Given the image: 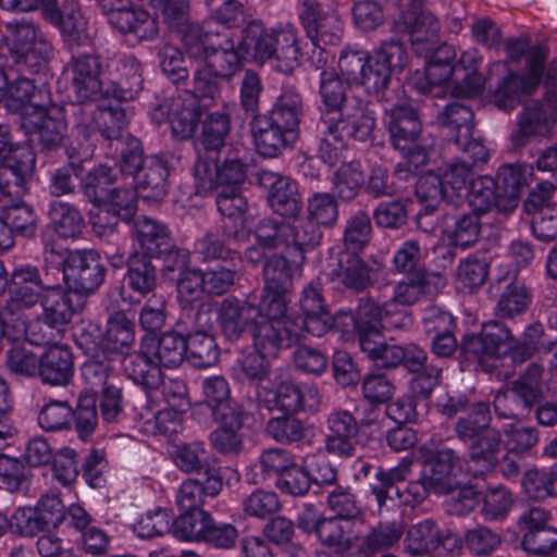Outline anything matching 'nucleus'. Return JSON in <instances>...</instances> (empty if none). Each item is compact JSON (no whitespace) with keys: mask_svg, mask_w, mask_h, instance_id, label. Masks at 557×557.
<instances>
[{"mask_svg":"<svg viewBox=\"0 0 557 557\" xmlns=\"http://www.w3.org/2000/svg\"><path fill=\"white\" fill-rule=\"evenodd\" d=\"M304 115L300 92L293 87L283 88L271 109L255 114L249 123L256 151L264 158H277L293 149L299 139Z\"/></svg>","mask_w":557,"mask_h":557,"instance_id":"obj_1","label":"nucleus"},{"mask_svg":"<svg viewBox=\"0 0 557 557\" xmlns=\"http://www.w3.org/2000/svg\"><path fill=\"white\" fill-rule=\"evenodd\" d=\"M189 59L201 61L215 71L225 82H230L242 71L245 59L232 37L190 25L183 36Z\"/></svg>","mask_w":557,"mask_h":557,"instance_id":"obj_2","label":"nucleus"},{"mask_svg":"<svg viewBox=\"0 0 557 557\" xmlns=\"http://www.w3.org/2000/svg\"><path fill=\"white\" fill-rule=\"evenodd\" d=\"M544 368L530 363L525 371L512 382V386L498 392L493 401L495 414L503 420H523L543 397L542 376Z\"/></svg>","mask_w":557,"mask_h":557,"instance_id":"obj_3","label":"nucleus"},{"mask_svg":"<svg viewBox=\"0 0 557 557\" xmlns=\"http://www.w3.org/2000/svg\"><path fill=\"white\" fill-rule=\"evenodd\" d=\"M513 344L515 335L511 330L498 320H490L482 324L479 333L466 334L462 337L460 357L491 372L485 360H500L506 356L512 360Z\"/></svg>","mask_w":557,"mask_h":557,"instance_id":"obj_4","label":"nucleus"},{"mask_svg":"<svg viewBox=\"0 0 557 557\" xmlns=\"http://www.w3.org/2000/svg\"><path fill=\"white\" fill-rule=\"evenodd\" d=\"M122 102L127 101L112 99L108 103H100L91 112H86L85 108H79L78 112L84 116V120L75 122V132L83 138L88 139L96 129L107 141L108 147L112 148L115 141L131 135L126 132L129 122L128 111Z\"/></svg>","mask_w":557,"mask_h":557,"instance_id":"obj_5","label":"nucleus"},{"mask_svg":"<svg viewBox=\"0 0 557 557\" xmlns=\"http://www.w3.org/2000/svg\"><path fill=\"white\" fill-rule=\"evenodd\" d=\"M58 258L64 263L66 286L75 294L89 295L103 284L107 269L97 250L75 249L65 256L58 252Z\"/></svg>","mask_w":557,"mask_h":557,"instance_id":"obj_6","label":"nucleus"},{"mask_svg":"<svg viewBox=\"0 0 557 557\" xmlns=\"http://www.w3.org/2000/svg\"><path fill=\"white\" fill-rule=\"evenodd\" d=\"M103 76L104 98L132 101L143 89V66L133 54H114L107 61Z\"/></svg>","mask_w":557,"mask_h":557,"instance_id":"obj_7","label":"nucleus"},{"mask_svg":"<svg viewBox=\"0 0 557 557\" xmlns=\"http://www.w3.org/2000/svg\"><path fill=\"white\" fill-rule=\"evenodd\" d=\"M298 15L307 37L312 44L336 46L344 34L339 14L318 0H298Z\"/></svg>","mask_w":557,"mask_h":557,"instance_id":"obj_8","label":"nucleus"},{"mask_svg":"<svg viewBox=\"0 0 557 557\" xmlns=\"http://www.w3.org/2000/svg\"><path fill=\"white\" fill-rule=\"evenodd\" d=\"M23 126L29 136V141L41 151L58 149L63 143L67 128L63 109L52 101L24 116Z\"/></svg>","mask_w":557,"mask_h":557,"instance_id":"obj_9","label":"nucleus"},{"mask_svg":"<svg viewBox=\"0 0 557 557\" xmlns=\"http://www.w3.org/2000/svg\"><path fill=\"white\" fill-rule=\"evenodd\" d=\"M260 315L261 311L251 297L228 296L221 301L216 319L223 336L235 343L250 334Z\"/></svg>","mask_w":557,"mask_h":557,"instance_id":"obj_10","label":"nucleus"},{"mask_svg":"<svg viewBox=\"0 0 557 557\" xmlns=\"http://www.w3.org/2000/svg\"><path fill=\"white\" fill-rule=\"evenodd\" d=\"M197 194L205 195L222 186H238L246 180V165L237 158L225 159L222 164L215 160L199 157L194 166Z\"/></svg>","mask_w":557,"mask_h":557,"instance_id":"obj_11","label":"nucleus"},{"mask_svg":"<svg viewBox=\"0 0 557 557\" xmlns=\"http://www.w3.org/2000/svg\"><path fill=\"white\" fill-rule=\"evenodd\" d=\"M301 315L295 317V324L300 332L314 337H322L327 333L331 312L323 296L322 283L319 280L308 283L299 299Z\"/></svg>","mask_w":557,"mask_h":557,"instance_id":"obj_12","label":"nucleus"},{"mask_svg":"<svg viewBox=\"0 0 557 557\" xmlns=\"http://www.w3.org/2000/svg\"><path fill=\"white\" fill-rule=\"evenodd\" d=\"M249 335L253 349L268 357H275L280 350L299 344L305 337L293 320L272 322L260 318Z\"/></svg>","mask_w":557,"mask_h":557,"instance_id":"obj_13","label":"nucleus"},{"mask_svg":"<svg viewBox=\"0 0 557 557\" xmlns=\"http://www.w3.org/2000/svg\"><path fill=\"white\" fill-rule=\"evenodd\" d=\"M69 66L77 101L87 102L104 97L106 77L97 55L84 53L73 57Z\"/></svg>","mask_w":557,"mask_h":557,"instance_id":"obj_14","label":"nucleus"},{"mask_svg":"<svg viewBox=\"0 0 557 557\" xmlns=\"http://www.w3.org/2000/svg\"><path fill=\"white\" fill-rule=\"evenodd\" d=\"M257 180L268 193V203L275 213L293 218L300 212V195L295 181L269 170L259 171Z\"/></svg>","mask_w":557,"mask_h":557,"instance_id":"obj_15","label":"nucleus"},{"mask_svg":"<svg viewBox=\"0 0 557 557\" xmlns=\"http://www.w3.org/2000/svg\"><path fill=\"white\" fill-rule=\"evenodd\" d=\"M325 276L337 286L360 293L373 284V269L356 252L342 251L330 262Z\"/></svg>","mask_w":557,"mask_h":557,"instance_id":"obj_16","label":"nucleus"},{"mask_svg":"<svg viewBox=\"0 0 557 557\" xmlns=\"http://www.w3.org/2000/svg\"><path fill=\"white\" fill-rule=\"evenodd\" d=\"M557 121V109L548 102L539 101L527 104L518 115L517 129L511 134L512 146L524 147L533 137H545L550 134Z\"/></svg>","mask_w":557,"mask_h":557,"instance_id":"obj_17","label":"nucleus"},{"mask_svg":"<svg viewBox=\"0 0 557 557\" xmlns=\"http://www.w3.org/2000/svg\"><path fill=\"white\" fill-rule=\"evenodd\" d=\"M455 55L450 47L441 48L426 64L423 72L417 71L411 85L421 95L438 98L446 92L450 81H455V72L450 62Z\"/></svg>","mask_w":557,"mask_h":557,"instance_id":"obj_18","label":"nucleus"},{"mask_svg":"<svg viewBox=\"0 0 557 557\" xmlns=\"http://www.w3.org/2000/svg\"><path fill=\"white\" fill-rule=\"evenodd\" d=\"M385 123L396 150L423 148L418 144L422 124L418 112L409 104H395L385 110Z\"/></svg>","mask_w":557,"mask_h":557,"instance_id":"obj_19","label":"nucleus"},{"mask_svg":"<svg viewBox=\"0 0 557 557\" xmlns=\"http://www.w3.org/2000/svg\"><path fill=\"white\" fill-rule=\"evenodd\" d=\"M132 237L135 245L134 253L154 258L174 248V237L163 222L141 215L133 224Z\"/></svg>","mask_w":557,"mask_h":557,"instance_id":"obj_20","label":"nucleus"},{"mask_svg":"<svg viewBox=\"0 0 557 557\" xmlns=\"http://www.w3.org/2000/svg\"><path fill=\"white\" fill-rule=\"evenodd\" d=\"M27 265L16 267L10 277L9 298L2 308L3 315L10 317V321L16 326H25L24 311L33 308L41 300V290L35 286V281L26 280L23 275Z\"/></svg>","mask_w":557,"mask_h":557,"instance_id":"obj_21","label":"nucleus"},{"mask_svg":"<svg viewBox=\"0 0 557 557\" xmlns=\"http://www.w3.org/2000/svg\"><path fill=\"white\" fill-rule=\"evenodd\" d=\"M460 458L451 448L430 449L423 454L422 474L430 481L434 494L445 495L454 490L453 475Z\"/></svg>","mask_w":557,"mask_h":557,"instance_id":"obj_22","label":"nucleus"},{"mask_svg":"<svg viewBox=\"0 0 557 557\" xmlns=\"http://www.w3.org/2000/svg\"><path fill=\"white\" fill-rule=\"evenodd\" d=\"M329 433L325 436V448L338 457H351L356 447L354 438L359 431V424L352 413L345 409H333L326 417Z\"/></svg>","mask_w":557,"mask_h":557,"instance_id":"obj_23","label":"nucleus"},{"mask_svg":"<svg viewBox=\"0 0 557 557\" xmlns=\"http://www.w3.org/2000/svg\"><path fill=\"white\" fill-rule=\"evenodd\" d=\"M74 374L72 349L60 343L47 344L39 356L38 377L45 384L63 386Z\"/></svg>","mask_w":557,"mask_h":557,"instance_id":"obj_24","label":"nucleus"},{"mask_svg":"<svg viewBox=\"0 0 557 557\" xmlns=\"http://www.w3.org/2000/svg\"><path fill=\"white\" fill-rule=\"evenodd\" d=\"M533 169L524 163H505L496 173L495 182L500 194L502 212L513 211L519 203L520 196L528 187Z\"/></svg>","mask_w":557,"mask_h":557,"instance_id":"obj_25","label":"nucleus"},{"mask_svg":"<svg viewBox=\"0 0 557 557\" xmlns=\"http://www.w3.org/2000/svg\"><path fill=\"white\" fill-rule=\"evenodd\" d=\"M319 78V119L334 117L354 103L356 98L348 96L351 84L344 82L335 69L321 72Z\"/></svg>","mask_w":557,"mask_h":557,"instance_id":"obj_26","label":"nucleus"},{"mask_svg":"<svg viewBox=\"0 0 557 557\" xmlns=\"http://www.w3.org/2000/svg\"><path fill=\"white\" fill-rule=\"evenodd\" d=\"M170 168L168 160L160 154L146 157L144 168L134 176V185L146 200L160 201L168 194Z\"/></svg>","mask_w":557,"mask_h":557,"instance_id":"obj_27","label":"nucleus"},{"mask_svg":"<svg viewBox=\"0 0 557 557\" xmlns=\"http://www.w3.org/2000/svg\"><path fill=\"white\" fill-rule=\"evenodd\" d=\"M493 309L494 315L500 320H516L523 315L532 304L533 295L523 281L517 278V273H507L506 277H498L497 282H506Z\"/></svg>","mask_w":557,"mask_h":557,"instance_id":"obj_28","label":"nucleus"},{"mask_svg":"<svg viewBox=\"0 0 557 557\" xmlns=\"http://www.w3.org/2000/svg\"><path fill=\"white\" fill-rule=\"evenodd\" d=\"M446 542L458 545L459 539L450 533L443 535L434 520L424 519L407 530L404 549L410 556H424L436 550L440 545H445Z\"/></svg>","mask_w":557,"mask_h":557,"instance_id":"obj_29","label":"nucleus"},{"mask_svg":"<svg viewBox=\"0 0 557 557\" xmlns=\"http://www.w3.org/2000/svg\"><path fill=\"white\" fill-rule=\"evenodd\" d=\"M4 99L9 109L27 116L42 106L50 104L51 95L46 86L36 87L30 78L21 75L12 83L8 82Z\"/></svg>","mask_w":557,"mask_h":557,"instance_id":"obj_30","label":"nucleus"},{"mask_svg":"<svg viewBox=\"0 0 557 557\" xmlns=\"http://www.w3.org/2000/svg\"><path fill=\"white\" fill-rule=\"evenodd\" d=\"M320 403L321 395L313 383L282 382L275 392V406L284 413L315 411Z\"/></svg>","mask_w":557,"mask_h":557,"instance_id":"obj_31","label":"nucleus"},{"mask_svg":"<svg viewBox=\"0 0 557 557\" xmlns=\"http://www.w3.org/2000/svg\"><path fill=\"white\" fill-rule=\"evenodd\" d=\"M226 413L213 417L220 424L211 432L210 441L213 448L223 455H237L243 449V440L239 430L243 428L246 412L244 409H224Z\"/></svg>","mask_w":557,"mask_h":557,"instance_id":"obj_32","label":"nucleus"},{"mask_svg":"<svg viewBox=\"0 0 557 557\" xmlns=\"http://www.w3.org/2000/svg\"><path fill=\"white\" fill-rule=\"evenodd\" d=\"M493 69L507 70L493 95L498 109L509 112L518 107L523 97L531 96L536 90L535 86L523 75L508 69L507 62H496L493 64Z\"/></svg>","mask_w":557,"mask_h":557,"instance_id":"obj_33","label":"nucleus"},{"mask_svg":"<svg viewBox=\"0 0 557 557\" xmlns=\"http://www.w3.org/2000/svg\"><path fill=\"white\" fill-rule=\"evenodd\" d=\"M392 30L395 34L408 35L413 47L420 44L433 46L440 32V23L431 12H400L393 23Z\"/></svg>","mask_w":557,"mask_h":557,"instance_id":"obj_34","label":"nucleus"},{"mask_svg":"<svg viewBox=\"0 0 557 557\" xmlns=\"http://www.w3.org/2000/svg\"><path fill=\"white\" fill-rule=\"evenodd\" d=\"M223 488L222 476H195L183 481L176 495L180 510H203L207 498L216 497Z\"/></svg>","mask_w":557,"mask_h":557,"instance_id":"obj_35","label":"nucleus"},{"mask_svg":"<svg viewBox=\"0 0 557 557\" xmlns=\"http://www.w3.org/2000/svg\"><path fill=\"white\" fill-rule=\"evenodd\" d=\"M334 120L345 137L364 143L371 139L375 128L374 112L369 110L360 99L342 110Z\"/></svg>","mask_w":557,"mask_h":557,"instance_id":"obj_36","label":"nucleus"},{"mask_svg":"<svg viewBox=\"0 0 557 557\" xmlns=\"http://www.w3.org/2000/svg\"><path fill=\"white\" fill-rule=\"evenodd\" d=\"M482 58L476 49L463 51L457 63L453 64L455 83L453 95L471 98L479 96L484 89V78L478 72Z\"/></svg>","mask_w":557,"mask_h":557,"instance_id":"obj_37","label":"nucleus"},{"mask_svg":"<svg viewBox=\"0 0 557 557\" xmlns=\"http://www.w3.org/2000/svg\"><path fill=\"white\" fill-rule=\"evenodd\" d=\"M141 342L160 369H175L185 359V337L178 333L166 332L159 338L144 337Z\"/></svg>","mask_w":557,"mask_h":557,"instance_id":"obj_38","label":"nucleus"},{"mask_svg":"<svg viewBox=\"0 0 557 557\" xmlns=\"http://www.w3.org/2000/svg\"><path fill=\"white\" fill-rule=\"evenodd\" d=\"M35 154L30 146H11L5 156L1 159L0 170L7 172V180L18 189V194L26 193V184L35 168Z\"/></svg>","mask_w":557,"mask_h":557,"instance_id":"obj_39","label":"nucleus"},{"mask_svg":"<svg viewBox=\"0 0 557 557\" xmlns=\"http://www.w3.org/2000/svg\"><path fill=\"white\" fill-rule=\"evenodd\" d=\"M124 371L127 376L147 393L157 389L161 384V369L147 348L140 342L139 350L129 354L124 361Z\"/></svg>","mask_w":557,"mask_h":557,"instance_id":"obj_40","label":"nucleus"},{"mask_svg":"<svg viewBox=\"0 0 557 557\" xmlns=\"http://www.w3.org/2000/svg\"><path fill=\"white\" fill-rule=\"evenodd\" d=\"M409 472V465H398L387 470L376 469L375 482L370 484V492L375 498L380 515L383 508L389 507L388 503L396 505V495H399L401 487L399 484H404Z\"/></svg>","mask_w":557,"mask_h":557,"instance_id":"obj_41","label":"nucleus"},{"mask_svg":"<svg viewBox=\"0 0 557 557\" xmlns=\"http://www.w3.org/2000/svg\"><path fill=\"white\" fill-rule=\"evenodd\" d=\"M319 138L318 158L330 166H335L344 160L347 149L346 137L338 128L334 117L319 119L317 124Z\"/></svg>","mask_w":557,"mask_h":557,"instance_id":"obj_42","label":"nucleus"},{"mask_svg":"<svg viewBox=\"0 0 557 557\" xmlns=\"http://www.w3.org/2000/svg\"><path fill=\"white\" fill-rule=\"evenodd\" d=\"M315 536L322 546L344 554L355 544V522L341 517H325Z\"/></svg>","mask_w":557,"mask_h":557,"instance_id":"obj_43","label":"nucleus"},{"mask_svg":"<svg viewBox=\"0 0 557 557\" xmlns=\"http://www.w3.org/2000/svg\"><path fill=\"white\" fill-rule=\"evenodd\" d=\"M174 463L185 473H195L196 476H222L220 469L212 465L209 453L203 443L193 442L176 447Z\"/></svg>","mask_w":557,"mask_h":557,"instance_id":"obj_44","label":"nucleus"},{"mask_svg":"<svg viewBox=\"0 0 557 557\" xmlns=\"http://www.w3.org/2000/svg\"><path fill=\"white\" fill-rule=\"evenodd\" d=\"M135 343V324L124 311L109 315L102 347L113 354L128 355Z\"/></svg>","mask_w":557,"mask_h":557,"instance_id":"obj_45","label":"nucleus"},{"mask_svg":"<svg viewBox=\"0 0 557 557\" xmlns=\"http://www.w3.org/2000/svg\"><path fill=\"white\" fill-rule=\"evenodd\" d=\"M58 252L59 251L55 250L53 246L45 245L44 257L46 265L41 272L38 268L26 264L27 271L24 272L23 275H26V280L28 281H35V286L40 289L42 294L59 293L69 289L62 285L63 283L66 284L62 259L59 258L57 265H48V262L52 261L54 257H58Z\"/></svg>","mask_w":557,"mask_h":557,"instance_id":"obj_46","label":"nucleus"},{"mask_svg":"<svg viewBox=\"0 0 557 557\" xmlns=\"http://www.w3.org/2000/svg\"><path fill=\"white\" fill-rule=\"evenodd\" d=\"M238 45L244 59L249 57L258 63H264L273 59L274 30L269 33L261 22H250L243 29V37Z\"/></svg>","mask_w":557,"mask_h":557,"instance_id":"obj_47","label":"nucleus"},{"mask_svg":"<svg viewBox=\"0 0 557 557\" xmlns=\"http://www.w3.org/2000/svg\"><path fill=\"white\" fill-rule=\"evenodd\" d=\"M491 411L486 403L479 401L471 404L466 414L458 418L455 423V433L457 437L465 443H473L488 431H497L490 426Z\"/></svg>","mask_w":557,"mask_h":557,"instance_id":"obj_48","label":"nucleus"},{"mask_svg":"<svg viewBox=\"0 0 557 557\" xmlns=\"http://www.w3.org/2000/svg\"><path fill=\"white\" fill-rule=\"evenodd\" d=\"M112 26L123 35H133L138 40H151L158 34V25L146 10L133 3L124 12L113 16Z\"/></svg>","mask_w":557,"mask_h":557,"instance_id":"obj_49","label":"nucleus"},{"mask_svg":"<svg viewBox=\"0 0 557 557\" xmlns=\"http://www.w3.org/2000/svg\"><path fill=\"white\" fill-rule=\"evenodd\" d=\"M502 453V434L497 431H488L482 438L470 444V469L474 475H483L496 470L498 456Z\"/></svg>","mask_w":557,"mask_h":557,"instance_id":"obj_50","label":"nucleus"},{"mask_svg":"<svg viewBox=\"0 0 557 557\" xmlns=\"http://www.w3.org/2000/svg\"><path fill=\"white\" fill-rule=\"evenodd\" d=\"M71 292L67 289L41 295V321L50 329L57 330L58 333L64 330L74 314Z\"/></svg>","mask_w":557,"mask_h":557,"instance_id":"obj_51","label":"nucleus"},{"mask_svg":"<svg viewBox=\"0 0 557 557\" xmlns=\"http://www.w3.org/2000/svg\"><path fill=\"white\" fill-rule=\"evenodd\" d=\"M236 236L237 232H226L220 227L211 230L195 243V252L203 261H232L238 258V252L231 247Z\"/></svg>","mask_w":557,"mask_h":557,"instance_id":"obj_52","label":"nucleus"},{"mask_svg":"<svg viewBox=\"0 0 557 557\" xmlns=\"http://www.w3.org/2000/svg\"><path fill=\"white\" fill-rule=\"evenodd\" d=\"M267 357L256 349L242 351L231 368L232 377L242 384L259 385L270 374Z\"/></svg>","mask_w":557,"mask_h":557,"instance_id":"obj_53","label":"nucleus"},{"mask_svg":"<svg viewBox=\"0 0 557 557\" xmlns=\"http://www.w3.org/2000/svg\"><path fill=\"white\" fill-rule=\"evenodd\" d=\"M466 198L469 207L476 214H486L496 208L500 210V194L495 178L490 175H481L471 178Z\"/></svg>","mask_w":557,"mask_h":557,"instance_id":"obj_54","label":"nucleus"},{"mask_svg":"<svg viewBox=\"0 0 557 557\" xmlns=\"http://www.w3.org/2000/svg\"><path fill=\"white\" fill-rule=\"evenodd\" d=\"M265 434L282 445L302 443L309 434L308 425L294 413H282L270 418L264 428Z\"/></svg>","mask_w":557,"mask_h":557,"instance_id":"obj_55","label":"nucleus"},{"mask_svg":"<svg viewBox=\"0 0 557 557\" xmlns=\"http://www.w3.org/2000/svg\"><path fill=\"white\" fill-rule=\"evenodd\" d=\"M289 227L288 249H294L298 253L294 261L302 264L306 260L305 253L321 244L323 237L321 226L306 216L294 219Z\"/></svg>","mask_w":557,"mask_h":557,"instance_id":"obj_56","label":"nucleus"},{"mask_svg":"<svg viewBox=\"0 0 557 557\" xmlns=\"http://www.w3.org/2000/svg\"><path fill=\"white\" fill-rule=\"evenodd\" d=\"M433 293L432 275L426 270H418L395 285L392 301L400 306H412Z\"/></svg>","mask_w":557,"mask_h":557,"instance_id":"obj_57","label":"nucleus"},{"mask_svg":"<svg viewBox=\"0 0 557 557\" xmlns=\"http://www.w3.org/2000/svg\"><path fill=\"white\" fill-rule=\"evenodd\" d=\"M185 359L195 368H209L219 360L215 338L207 331L189 332L185 337Z\"/></svg>","mask_w":557,"mask_h":557,"instance_id":"obj_58","label":"nucleus"},{"mask_svg":"<svg viewBox=\"0 0 557 557\" xmlns=\"http://www.w3.org/2000/svg\"><path fill=\"white\" fill-rule=\"evenodd\" d=\"M376 312L377 305L374 301L370 299L361 300L356 312L339 310L335 315L331 314L327 333L334 329L342 334L344 341H355L361 323L370 315H375Z\"/></svg>","mask_w":557,"mask_h":557,"instance_id":"obj_59","label":"nucleus"},{"mask_svg":"<svg viewBox=\"0 0 557 557\" xmlns=\"http://www.w3.org/2000/svg\"><path fill=\"white\" fill-rule=\"evenodd\" d=\"M549 341L541 322L527 325L520 338L515 337L512 362L522 364L535 356H542Z\"/></svg>","mask_w":557,"mask_h":557,"instance_id":"obj_60","label":"nucleus"},{"mask_svg":"<svg viewBox=\"0 0 557 557\" xmlns=\"http://www.w3.org/2000/svg\"><path fill=\"white\" fill-rule=\"evenodd\" d=\"M405 529L406 524L401 517L393 520H380L366 535L364 549L375 554L392 548L401 540Z\"/></svg>","mask_w":557,"mask_h":557,"instance_id":"obj_61","label":"nucleus"},{"mask_svg":"<svg viewBox=\"0 0 557 557\" xmlns=\"http://www.w3.org/2000/svg\"><path fill=\"white\" fill-rule=\"evenodd\" d=\"M201 115L202 111L199 104L185 106L180 98L173 99L168 113L173 136L180 140L191 138Z\"/></svg>","mask_w":557,"mask_h":557,"instance_id":"obj_62","label":"nucleus"},{"mask_svg":"<svg viewBox=\"0 0 557 557\" xmlns=\"http://www.w3.org/2000/svg\"><path fill=\"white\" fill-rule=\"evenodd\" d=\"M110 149V154L114 159L120 156V168L117 175L125 176L126 178H133L144 168L146 163V157H144V150L140 141L133 135H126V137L120 141H115Z\"/></svg>","mask_w":557,"mask_h":557,"instance_id":"obj_63","label":"nucleus"},{"mask_svg":"<svg viewBox=\"0 0 557 557\" xmlns=\"http://www.w3.org/2000/svg\"><path fill=\"white\" fill-rule=\"evenodd\" d=\"M117 182V170L107 164H100L88 172L82 182L84 195L94 205H102Z\"/></svg>","mask_w":557,"mask_h":557,"instance_id":"obj_64","label":"nucleus"}]
</instances>
